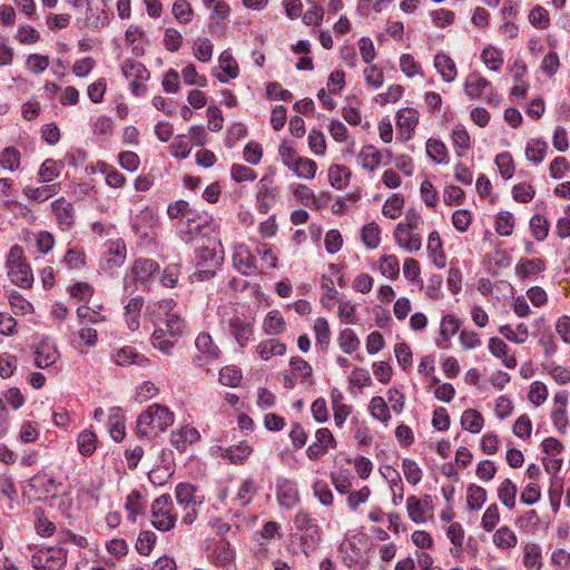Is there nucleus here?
Returning a JSON list of instances; mask_svg holds the SVG:
<instances>
[{"mask_svg":"<svg viewBox=\"0 0 570 570\" xmlns=\"http://www.w3.org/2000/svg\"><path fill=\"white\" fill-rule=\"evenodd\" d=\"M173 298L163 299L157 307L158 322L151 335V344L164 354L173 355L178 342V312Z\"/></svg>","mask_w":570,"mask_h":570,"instance_id":"nucleus-1","label":"nucleus"},{"mask_svg":"<svg viewBox=\"0 0 570 570\" xmlns=\"http://www.w3.org/2000/svg\"><path fill=\"white\" fill-rule=\"evenodd\" d=\"M175 421V415L161 404H151L137 420V432L140 436H151L165 431Z\"/></svg>","mask_w":570,"mask_h":570,"instance_id":"nucleus-2","label":"nucleus"},{"mask_svg":"<svg viewBox=\"0 0 570 570\" xmlns=\"http://www.w3.org/2000/svg\"><path fill=\"white\" fill-rule=\"evenodd\" d=\"M6 267L7 275L12 284L24 289L32 287L35 281L33 272L20 245L16 244L9 249Z\"/></svg>","mask_w":570,"mask_h":570,"instance_id":"nucleus-3","label":"nucleus"},{"mask_svg":"<svg viewBox=\"0 0 570 570\" xmlns=\"http://www.w3.org/2000/svg\"><path fill=\"white\" fill-rule=\"evenodd\" d=\"M224 256L222 250H216L204 244L195 249V267L196 271L190 275L191 282H204L215 275L216 269L223 263Z\"/></svg>","mask_w":570,"mask_h":570,"instance_id":"nucleus-4","label":"nucleus"},{"mask_svg":"<svg viewBox=\"0 0 570 570\" xmlns=\"http://www.w3.org/2000/svg\"><path fill=\"white\" fill-rule=\"evenodd\" d=\"M463 88L465 95L472 100H483L488 105L493 106H497L499 102L491 81L479 72L469 73L464 80Z\"/></svg>","mask_w":570,"mask_h":570,"instance_id":"nucleus-5","label":"nucleus"},{"mask_svg":"<svg viewBox=\"0 0 570 570\" xmlns=\"http://www.w3.org/2000/svg\"><path fill=\"white\" fill-rule=\"evenodd\" d=\"M294 524L299 532L301 543L304 551L314 550L321 540V529L311 514L301 509L294 517Z\"/></svg>","mask_w":570,"mask_h":570,"instance_id":"nucleus-6","label":"nucleus"},{"mask_svg":"<svg viewBox=\"0 0 570 570\" xmlns=\"http://www.w3.org/2000/svg\"><path fill=\"white\" fill-rule=\"evenodd\" d=\"M37 570H61L67 563V550L62 547H49L38 550L31 557Z\"/></svg>","mask_w":570,"mask_h":570,"instance_id":"nucleus-7","label":"nucleus"},{"mask_svg":"<svg viewBox=\"0 0 570 570\" xmlns=\"http://www.w3.org/2000/svg\"><path fill=\"white\" fill-rule=\"evenodd\" d=\"M124 77L130 80V90L135 96H142L147 91L145 82L150 78L149 70L144 63L135 59H126L121 65Z\"/></svg>","mask_w":570,"mask_h":570,"instance_id":"nucleus-8","label":"nucleus"},{"mask_svg":"<svg viewBox=\"0 0 570 570\" xmlns=\"http://www.w3.org/2000/svg\"><path fill=\"white\" fill-rule=\"evenodd\" d=\"M189 205L187 202L180 199V239L184 242L203 240L200 237L202 229L205 225V219L196 215L191 216Z\"/></svg>","mask_w":570,"mask_h":570,"instance_id":"nucleus-9","label":"nucleus"},{"mask_svg":"<svg viewBox=\"0 0 570 570\" xmlns=\"http://www.w3.org/2000/svg\"><path fill=\"white\" fill-rule=\"evenodd\" d=\"M173 502L170 495L158 497L151 507V523L159 531H168L175 524V515L171 513Z\"/></svg>","mask_w":570,"mask_h":570,"instance_id":"nucleus-10","label":"nucleus"},{"mask_svg":"<svg viewBox=\"0 0 570 570\" xmlns=\"http://www.w3.org/2000/svg\"><path fill=\"white\" fill-rule=\"evenodd\" d=\"M180 509L186 511L183 522L191 524L197 518V507L204 503V495L199 494L197 488L189 483H180Z\"/></svg>","mask_w":570,"mask_h":570,"instance_id":"nucleus-11","label":"nucleus"},{"mask_svg":"<svg viewBox=\"0 0 570 570\" xmlns=\"http://www.w3.org/2000/svg\"><path fill=\"white\" fill-rule=\"evenodd\" d=\"M228 331L239 347L244 348L254 337V318L236 314L228 321Z\"/></svg>","mask_w":570,"mask_h":570,"instance_id":"nucleus-12","label":"nucleus"},{"mask_svg":"<svg viewBox=\"0 0 570 570\" xmlns=\"http://www.w3.org/2000/svg\"><path fill=\"white\" fill-rule=\"evenodd\" d=\"M337 442L327 428H320L315 431L314 442L306 449V456L312 461L322 459L330 450L335 449Z\"/></svg>","mask_w":570,"mask_h":570,"instance_id":"nucleus-13","label":"nucleus"},{"mask_svg":"<svg viewBox=\"0 0 570 570\" xmlns=\"http://www.w3.org/2000/svg\"><path fill=\"white\" fill-rule=\"evenodd\" d=\"M110 357L115 364L122 367L137 365L145 368L150 365V360L130 345L114 347Z\"/></svg>","mask_w":570,"mask_h":570,"instance_id":"nucleus-14","label":"nucleus"},{"mask_svg":"<svg viewBox=\"0 0 570 570\" xmlns=\"http://www.w3.org/2000/svg\"><path fill=\"white\" fill-rule=\"evenodd\" d=\"M256 188L258 210L262 214H266L276 202L277 187L274 184L273 177L266 175L258 180Z\"/></svg>","mask_w":570,"mask_h":570,"instance_id":"nucleus-15","label":"nucleus"},{"mask_svg":"<svg viewBox=\"0 0 570 570\" xmlns=\"http://www.w3.org/2000/svg\"><path fill=\"white\" fill-rule=\"evenodd\" d=\"M195 345L198 354L194 362L197 366H204L215 361L220 354L219 347L214 343L208 333H200L195 340Z\"/></svg>","mask_w":570,"mask_h":570,"instance_id":"nucleus-16","label":"nucleus"},{"mask_svg":"<svg viewBox=\"0 0 570 570\" xmlns=\"http://www.w3.org/2000/svg\"><path fill=\"white\" fill-rule=\"evenodd\" d=\"M60 357L56 343L46 337L41 340L33 352V364L39 368H47L53 365Z\"/></svg>","mask_w":570,"mask_h":570,"instance_id":"nucleus-17","label":"nucleus"},{"mask_svg":"<svg viewBox=\"0 0 570 570\" xmlns=\"http://www.w3.org/2000/svg\"><path fill=\"white\" fill-rule=\"evenodd\" d=\"M51 207L59 228L61 230L71 229L76 222L73 205L66 198L60 197L51 203Z\"/></svg>","mask_w":570,"mask_h":570,"instance_id":"nucleus-18","label":"nucleus"},{"mask_svg":"<svg viewBox=\"0 0 570 570\" xmlns=\"http://www.w3.org/2000/svg\"><path fill=\"white\" fill-rule=\"evenodd\" d=\"M276 499L285 509H292L299 503V493L295 482L282 479L276 484Z\"/></svg>","mask_w":570,"mask_h":570,"instance_id":"nucleus-19","label":"nucleus"},{"mask_svg":"<svg viewBox=\"0 0 570 570\" xmlns=\"http://www.w3.org/2000/svg\"><path fill=\"white\" fill-rule=\"evenodd\" d=\"M419 122V112L413 108H402L396 114V127L402 140H410Z\"/></svg>","mask_w":570,"mask_h":570,"instance_id":"nucleus-20","label":"nucleus"},{"mask_svg":"<svg viewBox=\"0 0 570 570\" xmlns=\"http://www.w3.org/2000/svg\"><path fill=\"white\" fill-rule=\"evenodd\" d=\"M393 237L395 243L407 253H416L422 247L420 234L413 229L403 228V225H396Z\"/></svg>","mask_w":570,"mask_h":570,"instance_id":"nucleus-21","label":"nucleus"},{"mask_svg":"<svg viewBox=\"0 0 570 570\" xmlns=\"http://www.w3.org/2000/svg\"><path fill=\"white\" fill-rule=\"evenodd\" d=\"M233 264L235 268L244 275H249L256 271V258L244 244L234 247Z\"/></svg>","mask_w":570,"mask_h":570,"instance_id":"nucleus-22","label":"nucleus"},{"mask_svg":"<svg viewBox=\"0 0 570 570\" xmlns=\"http://www.w3.org/2000/svg\"><path fill=\"white\" fill-rule=\"evenodd\" d=\"M208 559L217 567H227L234 562L235 552L227 540L220 539L215 542Z\"/></svg>","mask_w":570,"mask_h":570,"instance_id":"nucleus-23","label":"nucleus"},{"mask_svg":"<svg viewBox=\"0 0 570 570\" xmlns=\"http://www.w3.org/2000/svg\"><path fill=\"white\" fill-rule=\"evenodd\" d=\"M460 326L461 321L459 318L454 315H445L441 320L439 337L435 341L436 345L442 350H448L451 337L456 334Z\"/></svg>","mask_w":570,"mask_h":570,"instance_id":"nucleus-24","label":"nucleus"},{"mask_svg":"<svg viewBox=\"0 0 570 570\" xmlns=\"http://www.w3.org/2000/svg\"><path fill=\"white\" fill-rule=\"evenodd\" d=\"M127 255L124 240L116 239L107 243V249L104 254V261L109 269L119 267L125 263Z\"/></svg>","mask_w":570,"mask_h":570,"instance_id":"nucleus-25","label":"nucleus"},{"mask_svg":"<svg viewBox=\"0 0 570 570\" xmlns=\"http://www.w3.org/2000/svg\"><path fill=\"white\" fill-rule=\"evenodd\" d=\"M59 485H61L60 482L46 473L36 474L30 479V487L36 490L39 498L55 495Z\"/></svg>","mask_w":570,"mask_h":570,"instance_id":"nucleus-26","label":"nucleus"},{"mask_svg":"<svg viewBox=\"0 0 570 570\" xmlns=\"http://www.w3.org/2000/svg\"><path fill=\"white\" fill-rule=\"evenodd\" d=\"M219 68L225 75H216V78L225 83L228 82L230 79H235L239 75V68L236 59L233 57L232 52L229 50H225L220 53L218 58Z\"/></svg>","mask_w":570,"mask_h":570,"instance_id":"nucleus-27","label":"nucleus"},{"mask_svg":"<svg viewBox=\"0 0 570 570\" xmlns=\"http://www.w3.org/2000/svg\"><path fill=\"white\" fill-rule=\"evenodd\" d=\"M451 141L458 157L465 156L471 149L470 135L462 124L454 125Z\"/></svg>","mask_w":570,"mask_h":570,"instance_id":"nucleus-28","label":"nucleus"},{"mask_svg":"<svg viewBox=\"0 0 570 570\" xmlns=\"http://www.w3.org/2000/svg\"><path fill=\"white\" fill-rule=\"evenodd\" d=\"M434 67L445 82H452L456 78V65L450 56L438 53L434 57Z\"/></svg>","mask_w":570,"mask_h":570,"instance_id":"nucleus-29","label":"nucleus"},{"mask_svg":"<svg viewBox=\"0 0 570 570\" xmlns=\"http://www.w3.org/2000/svg\"><path fill=\"white\" fill-rule=\"evenodd\" d=\"M489 351L493 356L501 358L502 364L507 368H514L517 366V358L508 354L509 347L501 338L491 337L489 340Z\"/></svg>","mask_w":570,"mask_h":570,"instance_id":"nucleus-30","label":"nucleus"},{"mask_svg":"<svg viewBox=\"0 0 570 570\" xmlns=\"http://www.w3.org/2000/svg\"><path fill=\"white\" fill-rule=\"evenodd\" d=\"M158 269L159 265L150 258H138L131 266L134 277L140 282H147Z\"/></svg>","mask_w":570,"mask_h":570,"instance_id":"nucleus-31","label":"nucleus"},{"mask_svg":"<svg viewBox=\"0 0 570 570\" xmlns=\"http://www.w3.org/2000/svg\"><path fill=\"white\" fill-rule=\"evenodd\" d=\"M286 345L275 338H269L262 341L256 346V352L259 355V357L264 361H268L273 356H283L286 353Z\"/></svg>","mask_w":570,"mask_h":570,"instance_id":"nucleus-32","label":"nucleus"},{"mask_svg":"<svg viewBox=\"0 0 570 570\" xmlns=\"http://www.w3.org/2000/svg\"><path fill=\"white\" fill-rule=\"evenodd\" d=\"M144 306V298L141 296L132 297L125 306V320L130 331H136L139 327L140 312Z\"/></svg>","mask_w":570,"mask_h":570,"instance_id":"nucleus-33","label":"nucleus"},{"mask_svg":"<svg viewBox=\"0 0 570 570\" xmlns=\"http://www.w3.org/2000/svg\"><path fill=\"white\" fill-rule=\"evenodd\" d=\"M546 269V263L542 259L522 258L515 265V274L520 278H530Z\"/></svg>","mask_w":570,"mask_h":570,"instance_id":"nucleus-34","label":"nucleus"},{"mask_svg":"<svg viewBox=\"0 0 570 570\" xmlns=\"http://www.w3.org/2000/svg\"><path fill=\"white\" fill-rule=\"evenodd\" d=\"M252 452L253 449L246 442H240L236 446L223 449L222 456L227 459L232 464L242 465L245 463Z\"/></svg>","mask_w":570,"mask_h":570,"instance_id":"nucleus-35","label":"nucleus"},{"mask_svg":"<svg viewBox=\"0 0 570 570\" xmlns=\"http://www.w3.org/2000/svg\"><path fill=\"white\" fill-rule=\"evenodd\" d=\"M340 552L345 566L352 568L363 560L362 551L352 540H344L340 546Z\"/></svg>","mask_w":570,"mask_h":570,"instance_id":"nucleus-36","label":"nucleus"},{"mask_svg":"<svg viewBox=\"0 0 570 570\" xmlns=\"http://www.w3.org/2000/svg\"><path fill=\"white\" fill-rule=\"evenodd\" d=\"M426 248L432 257L433 264L438 267H444L445 255L443 252V244L438 232L434 230L430 233Z\"/></svg>","mask_w":570,"mask_h":570,"instance_id":"nucleus-37","label":"nucleus"},{"mask_svg":"<svg viewBox=\"0 0 570 570\" xmlns=\"http://www.w3.org/2000/svg\"><path fill=\"white\" fill-rule=\"evenodd\" d=\"M286 328V323L284 317L281 315L279 311L273 309L269 311L263 322V331L267 335H278L283 333Z\"/></svg>","mask_w":570,"mask_h":570,"instance_id":"nucleus-38","label":"nucleus"},{"mask_svg":"<svg viewBox=\"0 0 570 570\" xmlns=\"http://www.w3.org/2000/svg\"><path fill=\"white\" fill-rule=\"evenodd\" d=\"M146 504L142 501V495L138 490H132L126 499L125 509L128 513V520L132 523L136 522V519L139 514H142L145 511Z\"/></svg>","mask_w":570,"mask_h":570,"instance_id":"nucleus-39","label":"nucleus"},{"mask_svg":"<svg viewBox=\"0 0 570 570\" xmlns=\"http://www.w3.org/2000/svg\"><path fill=\"white\" fill-rule=\"evenodd\" d=\"M481 59L492 71H499L504 62L502 50L493 46H487L483 48Z\"/></svg>","mask_w":570,"mask_h":570,"instance_id":"nucleus-40","label":"nucleus"},{"mask_svg":"<svg viewBox=\"0 0 570 570\" xmlns=\"http://www.w3.org/2000/svg\"><path fill=\"white\" fill-rule=\"evenodd\" d=\"M426 154L436 164L449 163V151L445 144L439 139L430 138L426 141Z\"/></svg>","mask_w":570,"mask_h":570,"instance_id":"nucleus-41","label":"nucleus"},{"mask_svg":"<svg viewBox=\"0 0 570 570\" xmlns=\"http://www.w3.org/2000/svg\"><path fill=\"white\" fill-rule=\"evenodd\" d=\"M499 333L503 335L508 341L515 344H523L529 337L528 326L523 323L518 324L515 328L511 325H501Z\"/></svg>","mask_w":570,"mask_h":570,"instance_id":"nucleus-42","label":"nucleus"},{"mask_svg":"<svg viewBox=\"0 0 570 570\" xmlns=\"http://www.w3.org/2000/svg\"><path fill=\"white\" fill-rule=\"evenodd\" d=\"M528 21L538 30H547L551 24L549 11L540 4L531 8L528 14Z\"/></svg>","mask_w":570,"mask_h":570,"instance_id":"nucleus-43","label":"nucleus"},{"mask_svg":"<svg viewBox=\"0 0 570 570\" xmlns=\"http://www.w3.org/2000/svg\"><path fill=\"white\" fill-rule=\"evenodd\" d=\"M289 170L298 178L313 179L317 170V165L314 160L301 156L299 159H296V161L292 164Z\"/></svg>","mask_w":570,"mask_h":570,"instance_id":"nucleus-44","label":"nucleus"},{"mask_svg":"<svg viewBox=\"0 0 570 570\" xmlns=\"http://www.w3.org/2000/svg\"><path fill=\"white\" fill-rule=\"evenodd\" d=\"M493 543L499 549H512L517 546L518 538L512 529L503 525L493 533Z\"/></svg>","mask_w":570,"mask_h":570,"instance_id":"nucleus-45","label":"nucleus"},{"mask_svg":"<svg viewBox=\"0 0 570 570\" xmlns=\"http://www.w3.org/2000/svg\"><path fill=\"white\" fill-rule=\"evenodd\" d=\"M484 424L483 416L476 410H465L461 415V425L465 431L479 433Z\"/></svg>","mask_w":570,"mask_h":570,"instance_id":"nucleus-46","label":"nucleus"},{"mask_svg":"<svg viewBox=\"0 0 570 570\" xmlns=\"http://www.w3.org/2000/svg\"><path fill=\"white\" fill-rule=\"evenodd\" d=\"M351 177V171L346 166L343 165H332L328 168V180L333 188L342 189L344 188Z\"/></svg>","mask_w":570,"mask_h":570,"instance_id":"nucleus-47","label":"nucleus"},{"mask_svg":"<svg viewBox=\"0 0 570 570\" xmlns=\"http://www.w3.org/2000/svg\"><path fill=\"white\" fill-rule=\"evenodd\" d=\"M548 145L542 139H531L527 144L525 157L529 161L534 165H539L543 161L547 154Z\"/></svg>","mask_w":570,"mask_h":570,"instance_id":"nucleus-48","label":"nucleus"},{"mask_svg":"<svg viewBox=\"0 0 570 570\" xmlns=\"http://www.w3.org/2000/svg\"><path fill=\"white\" fill-rule=\"evenodd\" d=\"M155 223L153 213L149 209H144L137 215L132 222V228L136 234L141 237H149L150 229Z\"/></svg>","mask_w":570,"mask_h":570,"instance_id":"nucleus-49","label":"nucleus"},{"mask_svg":"<svg viewBox=\"0 0 570 570\" xmlns=\"http://www.w3.org/2000/svg\"><path fill=\"white\" fill-rule=\"evenodd\" d=\"M65 164L53 159H46L39 169V178L42 183H50L59 177Z\"/></svg>","mask_w":570,"mask_h":570,"instance_id":"nucleus-50","label":"nucleus"},{"mask_svg":"<svg viewBox=\"0 0 570 570\" xmlns=\"http://www.w3.org/2000/svg\"><path fill=\"white\" fill-rule=\"evenodd\" d=\"M362 167L366 170L373 171L382 160L381 153L372 145L364 146L358 155Z\"/></svg>","mask_w":570,"mask_h":570,"instance_id":"nucleus-51","label":"nucleus"},{"mask_svg":"<svg viewBox=\"0 0 570 570\" xmlns=\"http://www.w3.org/2000/svg\"><path fill=\"white\" fill-rule=\"evenodd\" d=\"M78 450L81 455L90 456L97 449V436L90 430H83L78 434L77 438Z\"/></svg>","mask_w":570,"mask_h":570,"instance_id":"nucleus-52","label":"nucleus"},{"mask_svg":"<svg viewBox=\"0 0 570 570\" xmlns=\"http://www.w3.org/2000/svg\"><path fill=\"white\" fill-rule=\"evenodd\" d=\"M487 501V491L474 483L470 484L466 490V504L469 509L479 511Z\"/></svg>","mask_w":570,"mask_h":570,"instance_id":"nucleus-53","label":"nucleus"},{"mask_svg":"<svg viewBox=\"0 0 570 570\" xmlns=\"http://www.w3.org/2000/svg\"><path fill=\"white\" fill-rule=\"evenodd\" d=\"M102 305L98 304L92 307L82 305L77 308V317L81 323H101L106 321V316L100 313Z\"/></svg>","mask_w":570,"mask_h":570,"instance_id":"nucleus-54","label":"nucleus"},{"mask_svg":"<svg viewBox=\"0 0 570 570\" xmlns=\"http://www.w3.org/2000/svg\"><path fill=\"white\" fill-rule=\"evenodd\" d=\"M368 411L373 419L387 423L391 420L390 409L382 396H373L370 401Z\"/></svg>","mask_w":570,"mask_h":570,"instance_id":"nucleus-55","label":"nucleus"},{"mask_svg":"<svg viewBox=\"0 0 570 570\" xmlns=\"http://www.w3.org/2000/svg\"><path fill=\"white\" fill-rule=\"evenodd\" d=\"M61 264L68 269L79 271L86 266V254L82 248H69Z\"/></svg>","mask_w":570,"mask_h":570,"instance_id":"nucleus-56","label":"nucleus"},{"mask_svg":"<svg viewBox=\"0 0 570 570\" xmlns=\"http://www.w3.org/2000/svg\"><path fill=\"white\" fill-rule=\"evenodd\" d=\"M361 238L363 244L368 249H375L379 247L381 242V228L375 223H368L362 228Z\"/></svg>","mask_w":570,"mask_h":570,"instance_id":"nucleus-57","label":"nucleus"},{"mask_svg":"<svg viewBox=\"0 0 570 570\" xmlns=\"http://www.w3.org/2000/svg\"><path fill=\"white\" fill-rule=\"evenodd\" d=\"M517 485L510 480L505 479L498 489V498L508 509L515 505Z\"/></svg>","mask_w":570,"mask_h":570,"instance_id":"nucleus-58","label":"nucleus"},{"mask_svg":"<svg viewBox=\"0 0 570 570\" xmlns=\"http://www.w3.org/2000/svg\"><path fill=\"white\" fill-rule=\"evenodd\" d=\"M523 564L527 569H541V548L537 543H527L523 549Z\"/></svg>","mask_w":570,"mask_h":570,"instance_id":"nucleus-59","label":"nucleus"},{"mask_svg":"<svg viewBox=\"0 0 570 570\" xmlns=\"http://www.w3.org/2000/svg\"><path fill=\"white\" fill-rule=\"evenodd\" d=\"M314 333L316 338V344L325 350L328 347L331 342V331L328 326V322L324 317H318L314 323Z\"/></svg>","mask_w":570,"mask_h":570,"instance_id":"nucleus-60","label":"nucleus"},{"mask_svg":"<svg viewBox=\"0 0 570 570\" xmlns=\"http://www.w3.org/2000/svg\"><path fill=\"white\" fill-rule=\"evenodd\" d=\"M40 38V32L30 24H20L14 35V39L24 46L35 45Z\"/></svg>","mask_w":570,"mask_h":570,"instance_id":"nucleus-61","label":"nucleus"},{"mask_svg":"<svg viewBox=\"0 0 570 570\" xmlns=\"http://www.w3.org/2000/svg\"><path fill=\"white\" fill-rule=\"evenodd\" d=\"M337 341L340 348L346 354H352L360 346V340L351 328L342 330L338 334Z\"/></svg>","mask_w":570,"mask_h":570,"instance_id":"nucleus-62","label":"nucleus"},{"mask_svg":"<svg viewBox=\"0 0 570 570\" xmlns=\"http://www.w3.org/2000/svg\"><path fill=\"white\" fill-rule=\"evenodd\" d=\"M21 154L14 147H6L0 153V165L3 169L14 171L20 166Z\"/></svg>","mask_w":570,"mask_h":570,"instance_id":"nucleus-63","label":"nucleus"},{"mask_svg":"<svg viewBox=\"0 0 570 570\" xmlns=\"http://www.w3.org/2000/svg\"><path fill=\"white\" fill-rule=\"evenodd\" d=\"M403 206L404 197L401 194H393L385 200L382 213L385 217L395 219L402 214Z\"/></svg>","mask_w":570,"mask_h":570,"instance_id":"nucleus-64","label":"nucleus"}]
</instances>
